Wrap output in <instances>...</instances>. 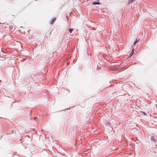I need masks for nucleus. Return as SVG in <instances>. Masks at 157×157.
Wrapping results in <instances>:
<instances>
[{
    "mask_svg": "<svg viewBox=\"0 0 157 157\" xmlns=\"http://www.w3.org/2000/svg\"><path fill=\"white\" fill-rule=\"evenodd\" d=\"M56 20V18H53L52 20V21H51L50 24L51 25L52 24L54 23V22Z\"/></svg>",
    "mask_w": 157,
    "mask_h": 157,
    "instance_id": "1",
    "label": "nucleus"
},
{
    "mask_svg": "<svg viewBox=\"0 0 157 157\" xmlns=\"http://www.w3.org/2000/svg\"><path fill=\"white\" fill-rule=\"evenodd\" d=\"M133 50H134V48H133L132 50V51L130 53V57H131L133 55V53H134Z\"/></svg>",
    "mask_w": 157,
    "mask_h": 157,
    "instance_id": "2",
    "label": "nucleus"
},
{
    "mask_svg": "<svg viewBox=\"0 0 157 157\" xmlns=\"http://www.w3.org/2000/svg\"><path fill=\"white\" fill-rule=\"evenodd\" d=\"M92 4L94 5L99 4L100 2H94L92 3Z\"/></svg>",
    "mask_w": 157,
    "mask_h": 157,
    "instance_id": "3",
    "label": "nucleus"
},
{
    "mask_svg": "<svg viewBox=\"0 0 157 157\" xmlns=\"http://www.w3.org/2000/svg\"><path fill=\"white\" fill-rule=\"evenodd\" d=\"M73 29H69V32H70V33H71L72 32V31H73Z\"/></svg>",
    "mask_w": 157,
    "mask_h": 157,
    "instance_id": "4",
    "label": "nucleus"
},
{
    "mask_svg": "<svg viewBox=\"0 0 157 157\" xmlns=\"http://www.w3.org/2000/svg\"><path fill=\"white\" fill-rule=\"evenodd\" d=\"M139 41V40H137V39H136L135 41V42L136 43H137V42H138Z\"/></svg>",
    "mask_w": 157,
    "mask_h": 157,
    "instance_id": "5",
    "label": "nucleus"
},
{
    "mask_svg": "<svg viewBox=\"0 0 157 157\" xmlns=\"http://www.w3.org/2000/svg\"><path fill=\"white\" fill-rule=\"evenodd\" d=\"M136 43L134 42V43H133V47H134V45H136Z\"/></svg>",
    "mask_w": 157,
    "mask_h": 157,
    "instance_id": "6",
    "label": "nucleus"
}]
</instances>
